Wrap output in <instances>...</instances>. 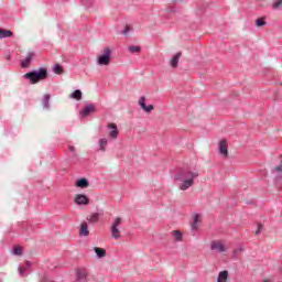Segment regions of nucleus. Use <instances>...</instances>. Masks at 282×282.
Segmentation results:
<instances>
[{
  "label": "nucleus",
  "mask_w": 282,
  "mask_h": 282,
  "mask_svg": "<svg viewBox=\"0 0 282 282\" xmlns=\"http://www.w3.org/2000/svg\"><path fill=\"white\" fill-rule=\"evenodd\" d=\"M197 177H199V173L185 167L176 172L174 182L178 183L180 191H188V188L195 186V180H197Z\"/></svg>",
  "instance_id": "nucleus-1"
},
{
  "label": "nucleus",
  "mask_w": 282,
  "mask_h": 282,
  "mask_svg": "<svg viewBox=\"0 0 282 282\" xmlns=\"http://www.w3.org/2000/svg\"><path fill=\"white\" fill-rule=\"evenodd\" d=\"M23 78H25L26 80H30L31 85H36L37 83H41V80H46L47 68L41 67L37 70L25 73L23 75Z\"/></svg>",
  "instance_id": "nucleus-2"
},
{
  "label": "nucleus",
  "mask_w": 282,
  "mask_h": 282,
  "mask_svg": "<svg viewBox=\"0 0 282 282\" xmlns=\"http://www.w3.org/2000/svg\"><path fill=\"white\" fill-rule=\"evenodd\" d=\"M97 63L99 65H109L111 63V48L106 47L102 54L98 56Z\"/></svg>",
  "instance_id": "nucleus-3"
},
{
  "label": "nucleus",
  "mask_w": 282,
  "mask_h": 282,
  "mask_svg": "<svg viewBox=\"0 0 282 282\" xmlns=\"http://www.w3.org/2000/svg\"><path fill=\"white\" fill-rule=\"evenodd\" d=\"M120 224H122V218L117 217V218H115V220L110 227L111 235H112L113 239H120V229H119Z\"/></svg>",
  "instance_id": "nucleus-4"
},
{
  "label": "nucleus",
  "mask_w": 282,
  "mask_h": 282,
  "mask_svg": "<svg viewBox=\"0 0 282 282\" xmlns=\"http://www.w3.org/2000/svg\"><path fill=\"white\" fill-rule=\"evenodd\" d=\"M210 250L220 252V253L226 252V245H224V241L221 240L212 241Z\"/></svg>",
  "instance_id": "nucleus-5"
},
{
  "label": "nucleus",
  "mask_w": 282,
  "mask_h": 282,
  "mask_svg": "<svg viewBox=\"0 0 282 282\" xmlns=\"http://www.w3.org/2000/svg\"><path fill=\"white\" fill-rule=\"evenodd\" d=\"M75 204L77 206H89V197L85 194H77L75 196Z\"/></svg>",
  "instance_id": "nucleus-6"
},
{
  "label": "nucleus",
  "mask_w": 282,
  "mask_h": 282,
  "mask_svg": "<svg viewBox=\"0 0 282 282\" xmlns=\"http://www.w3.org/2000/svg\"><path fill=\"white\" fill-rule=\"evenodd\" d=\"M76 281L77 282H89V273H87L86 270L77 269Z\"/></svg>",
  "instance_id": "nucleus-7"
},
{
  "label": "nucleus",
  "mask_w": 282,
  "mask_h": 282,
  "mask_svg": "<svg viewBox=\"0 0 282 282\" xmlns=\"http://www.w3.org/2000/svg\"><path fill=\"white\" fill-rule=\"evenodd\" d=\"M218 149L223 158H228V141L226 139L219 141Z\"/></svg>",
  "instance_id": "nucleus-8"
},
{
  "label": "nucleus",
  "mask_w": 282,
  "mask_h": 282,
  "mask_svg": "<svg viewBox=\"0 0 282 282\" xmlns=\"http://www.w3.org/2000/svg\"><path fill=\"white\" fill-rule=\"evenodd\" d=\"M94 111H96V106H94V104H88L79 111V115L82 118H87V116H89V113H94Z\"/></svg>",
  "instance_id": "nucleus-9"
},
{
  "label": "nucleus",
  "mask_w": 282,
  "mask_h": 282,
  "mask_svg": "<svg viewBox=\"0 0 282 282\" xmlns=\"http://www.w3.org/2000/svg\"><path fill=\"white\" fill-rule=\"evenodd\" d=\"M139 106L141 107V109H143V111H145L147 113H151V111H153V105H149L147 106V98L144 96H142L139 99Z\"/></svg>",
  "instance_id": "nucleus-10"
},
{
  "label": "nucleus",
  "mask_w": 282,
  "mask_h": 282,
  "mask_svg": "<svg viewBox=\"0 0 282 282\" xmlns=\"http://www.w3.org/2000/svg\"><path fill=\"white\" fill-rule=\"evenodd\" d=\"M34 59V53H28L26 57L21 61V67L22 69H25L26 67H30L32 64V61Z\"/></svg>",
  "instance_id": "nucleus-11"
},
{
  "label": "nucleus",
  "mask_w": 282,
  "mask_h": 282,
  "mask_svg": "<svg viewBox=\"0 0 282 282\" xmlns=\"http://www.w3.org/2000/svg\"><path fill=\"white\" fill-rule=\"evenodd\" d=\"M79 237H89V225L85 221L79 226Z\"/></svg>",
  "instance_id": "nucleus-12"
},
{
  "label": "nucleus",
  "mask_w": 282,
  "mask_h": 282,
  "mask_svg": "<svg viewBox=\"0 0 282 282\" xmlns=\"http://www.w3.org/2000/svg\"><path fill=\"white\" fill-rule=\"evenodd\" d=\"M108 129H112L109 133V138H111L112 140H117L118 139V126H116V123H109Z\"/></svg>",
  "instance_id": "nucleus-13"
},
{
  "label": "nucleus",
  "mask_w": 282,
  "mask_h": 282,
  "mask_svg": "<svg viewBox=\"0 0 282 282\" xmlns=\"http://www.w3.org/2000/svg\"><path fill=\"white\" fill-rule=\"evenodd\" d=\"M180 58H182V52L176 53L172 57L171 63H170L171 67H174V68L177 67V65L180 63Z\"/></svg>",
  "instance_id": "nucleus-14"
},
{
  "label": "nucleus",
  "mask_w": 282,
  "mask_h": 282,
  "mask_svg": "<svg viewBox=\"0 0 282 282\" xmlns=\"http://www.w3.org/2000/svg\"><path fill=\"white\" fill-rule=\"evenodd\" d=\"M100 215L102 214H99V213H94L91 214L90 216H87V221H89V224H96L99 221L100 219Z\"/></svg>",
  "instance_id": "nucleus-15"
},
{
  "label": "nucleus",
  "mask_w": 282,
  "mask_h": 282,
  "mask_svg": "<svg viewBox=\"0 0 282 282\" xmlns=\"http://www.w3.org/2000/svg\"><path fill=\"white\" fill-rule=\"evenodd\" d=\"M75 185L77 188H87V186H89V181H87V178H79Z\"/></svg>",
  "instance_id": "nucleus-16"
},
{
  "label": "nucleus",
  "mask_w": 282,
  "mask_h": 282,
  "mask_svg": "<svg viewBox=\"0 0 282 282\" xmlns=\"http://www.w3.org/2000/svg\"><path fill=\"white\" fill-rule=\"evenodd\" d=\"M13 36V33L10 30L0 29V39H10Z\"/></svg>",
  "instance_id": "nucleus-17"
},
{
  "label": "nucleus",
  "mask_w": 282,
  "mask_h": 282,
  "mask_svg": "<svg viewBox=\"0 0 282 282\" xmlns=\"http://www.w3.org/2000/svg\"><path fill=\"white\" fill-rule=\"evenodd\" d=\"M199 214H195L193 216V221H192V225H191V230H197L198 226L197 224H199Z\"/></svg>",
  "instance_id": "nucleus-18"
},
{
  "label": "nucleus",
  "mask_w": 282,
  "mask_h": 282,
  "mask_svg": "<svg viewBox=\"0 0 282 282\" xmlns=\"http://www.w3.org/2000/svg\"><path fill=\"white\" fill-rule=\"evenodd\" d=\"M228 281V271H220L217 278V282H227Z\"/></svg>",
  "instance_id": "nucleus-19"
},
{
  "label": "nucleus",
  "mask_w": 282,
  "mask_h": 282,
  "mask_svg": "<svg viewBox=\"0 0 282 282\" xmlns=\"http://www.w3.org/2000/svg\"><path fill=\"white\" fill-rule=\"evenodd\" d=\"M70 98H73V100H83V91L80 90H75L70 94Z\"/></svg>",
  "instance_id": "nucleus-20"
},
{
  "label": "nucleus",
  "mask_w": 282,
  "mask_h": 282,
  "mask_svg": "<svg viewBox=\"0 0 282 282\" xmlns=\"http://www.w3.org/2000/svg\"><path fill=\"white\" fill-rule=\"evenodd\" d=\"M94 250L99 259H102V257H106V254H107V250H105L102 248L95 247Z\"/></svg>",
  "instance_id": "nucleus-21"
},
{
  "label": "nucleus",
  "mask_w": 282,
  "mask_h": 282,
  "mask_svg": "<svg viewBox=\"0 0 282 282\" xmlns=\"http://www.w3.org/2000/svg\"><path fill=\"white\" fill-rule=\"evenodd\" d=\"M172 236L174 237V241H182L184 234L180 230L172 231Z\"/></svg>",
  "instance_id": "nucleus-22"
},
{
  "label": "nucleus",
  "mask_w": 282,
  "mask_h": 282,
  "mask_svg": "<svg viewBox=\"0 0 282 282\" xmlns=\"http://www.w3.org/2000/svg\"><path fill=\"white\" fill-rule=\"evenodd\" d=\"M50 98H51L50 94L44 95L42 100V105L44 109H50Z\"/></svg>",
  "instance_id": "nucleus-23"
},
{
  "label": "nucleus",
  "mask_w": 282,
  "mask_h": 282,
  "mask_svg": "<svg viewBox=\"0 0 282 282\" xmlns=\"http://www.w3.org/2000/svg\"><path fill=\"white\" fill-rule=\"evenodd\" d=\"M128 52H130V54H139V52H142V47H140V46H129Z\"/></svg>",
  "instance_id": "nucleus-24"
},
{
  "label": "nucleus",
  "mask_w": 282,
  "mask_h": 282,
  "mask_svg": "<svg viewBox=\"0 0 282 282\" xmlns=\"http://www.w3.org/2000/svg\"><path fill=\"white\" fill-rule=\"evenodd\" d=\"M53 72H54V74H57V75L63 74V66H61V64H55L53 66Z\"/></svg>",
  "instance_id": "nucleus-25"
},
{
  "label": "nucleus",
  "mask_w": 282,
  "mask_h": 282,
  "mask_svg": "<svg viewBox=\"0 0 282 282\" xmlns=\"http://www.w3.org/2000/svg\"><path fill=\"white\" fill-rule=\"evenodd\" d=\"M99 149L100 151H107V139H100L99 140Z\"/></svg>",
  "instance_id": "nucleus-26"
},
{
  "label": "nucleus",
  "mask_w": 282,
  "mask_h": 282,
  "mask_svg": "<svg viewBox=\"0 0 282 282\" xmlns=\"http://www.w3.org/2000/svg\"><path fill=\"white\" fill-rule=\"evenodd\" d=\"M257 28H263V25H267L265 18H259L256 20Z\"/></svg>",
  "instance_id": "nucleus-27"
},
{
  "label": "nucleus",
  "mask_w": 282,
  "mask_h": 282,
  "mask_svg": "<svg viewBox=\"0 0 282 282\" xmlns=\"http://www.w3.org/2000/svg\"><path fill=\"white\" fill-rule=\"evenodd\" d=\"M13 254L21 257V254H23V249H21V247H13Z\"/></svg>",
  "instance_id": "nucleus-28"
},
{
  "label": "nucleus",
  "mask_w": 282,
  "mask_h": 282,
  "mask_svg": "<svg viewBox=\"0 0 282 282\" xmlns=\"http://www.w3.org/2000/svg\"><path fill=\"white\" fill-rule=\"evenodd\" d=\"M273 10H281L282 8V0H276L273 4H272Z\"/></svg>",
  "instance_id": "nucleus-29"
},
{
  "label": "nucleus",
  "mask_w": 282,
  "mask_h": 282,
  "mask_svg": "<svg viewBox=\"0 0 282 282\" xmlns=\"http://www.w3.org/2000/svg\"><path fill=\"white\" fill-rule=\"evenodd\" d=\"M131 32V26L127 25L122 31L121 34H123L124 36H127V34Z\"/></svg>",
  "instance_id": "nucleus-30"
},
{
  "label": "nucleus",
  "mask_w": 282,
  "mask_h": 282,
  "mask_svg": "<svg viewBox=\"0 0 282 282\" xmlns=\"http://www.w3.org/2000/svg\"><path fill=\"white\" fill-rule=\"evenodd\" d=\"M261 230H263V225L262 224H258V229L256 231V235H261Z\"/></svg>",
  "instance_id": "nucleus-31"
},
{
  "label": "nucleus",
  "mask_w": 282,
  "mask_h": 282,
  "mask_svg": "<svg viewBox=\"0 0 282 282\" xmlns=\"http://www.w3.org/2000/svg\"><path fill=\"white\" fill-rule=\"evenodd\" d=\"M25 270H28L25 267H20V268H19V274H20L21 276H23V274L25 273Z\"/></svg>",
  "instance_id": "nucleus-32"
},
{
  "label": "nucleus",
  "mask_w": 282,
  "mask_h": 282,
  "mask_svg": "<svg viewBox=\"0 0 282 282\" xmlns=\"http://www.w3.org/2000/svg\"><path fill=\"white\" fill-rule=\"evenodd\" d=\"M273 173H282V166L278 165L276 167H274Z\"/></svg>",
  "instance_id": "nucleus-33"
},
{
  "label": "nucleus",
  "mask_w": 282,
  "mask_h": 282,
  "mask_svg": "<svg viewBox=\"0 0 282 282\" xmlns=\"http://www.w3.org/2000/svg\"><path fill=\"white\" fill-rule=\"evenodd\" d=\"M68 151H70V153H76V148H74V145H69Z\"/></svg>",
  "instance_id": "nucleus-34"
},
{
  "label": "nucleus",
  "mask_w": 282,
  "mask_h": 282,
  "mask_svg": "<svg viewBox=\"0 0 282 282\" xmlns=\"http://www.w3.org/2000/svg\"><path fill=\"white\" fill-rule=\"evenodd\" d=\"M31 265H32V262L25 261V268H26V269H28V268H31Z\"/></svg>",
  "instance_id": "nucleus-35"
},
{
  "label": "nucleus",
  "mask_w": 282,
  "mask_h": 282,
  "mask_svg": "<svg viewBox=\"0 0 282 282\" xmlns=\"http://www.w3.org/2000/svg\"><path fill=\"white\" fill-rule=\"evenodd\" d=\"M262 282H270V280H264V281H262Z\"/></svg>",
  "instance_id": "nucleus-36"
},
{
  "label": "nucleus",
  "mask_w": 282,
  "mask_h": 282,
  "mask_svg": "<svg viewBox=\"0 0 282 282\" xmlns=\"http://www.w3.org/2000/svg\"><path fill=\"white\" fill-rule=\"evenodd\" d=\"M280 272H281V274H282V267L280 268Z\"/></svg>",
  "instance_id": "nucleus-37"
}]
</instances>
